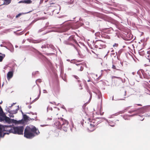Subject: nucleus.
<instances>
[{
	"label": "nucleus",
	"instance_id": "nucleus-1",
	"mask_svg": "<svg viewBox=\"0 0 150 150\" xmlns=\"http://www.w3.org/2000/svg\"><path fill=\"white\" fill-rule=\"evenodd\" d=\"M39 133V130L35 127H30L27 126L24 130V136L27 138L31 139L35 136V134L38 135Z\"/></svg>",
	"mask_w": 150,
	"mask_h": 150
},
{
	"label": "nucleus",
	"instance_id": "nucleus-2",
	"mask_svg": "<svg viewBox=\"0 0 150 150\" xmlns=\"http://www.w3.org/2000/svg\"><path fill=\"white\" fill-rule=\"evenodd\" d=\"M61 125L60 127V129L66 132L69 127V122L68 121L63 118H61Z\"/></svg>",
	"mask_w": 150,
	"mask_h": 150
},
{
	"label": "nucleus",
	"instance_id": "nucleus-3",
	"mask_svg": "<svg viewBox=\"0 0 150 150\" xmlns=\"http://www.w3.org/2000/svg\"><path fill=\"white\" fill-rule=\"evenodd\" d=\"M24 128L23 126H18L13 127V133L18 134H23Z\"/></svg>",
	"mask_w": 150,
	"mask_h": 150
},
{
	"label": "nucleus",
	"instance_id": "nucleus-4",
	"mask_svg": "<svg viewBox=\"0 0 150 150\" xmlns=\"http://www.w3.org/2000/svg\"><path fill=\"white\" fill-rule=\"evenodd\" d=\"M13 127H11V125L5 126L3 127V130L6 132L4 133V134H8L9 133L13 132Z\"/></svg>",
	"mask_w": 150,
	"mask_h": 150
},
{
	"label": "nucleus",
	"instance_id": "nucleus-5",
	"mask_svg": "<svg viewBox=\"0 0 150 150\" xmlns=\"http://www.w3.org/2000/svg\"><path fill=\"white\" fill-rule=\"evenodd\" d=\"M100 119L98 118H96V119H92L90 118H88V120L90 122L89 123L92 124L96 127L98 124L100 123Z\"/></svg>",
	"mask_w": 150,
	"mask_h": 150
},
{
	"label": "nucleus",
	"instance_id": "nucleus-6",
	"mask_svg": "<svg viewBox=\"0 0 150 150\" xmlns=\"http://www.w3.org/2000/svg\"><path fill=\"white\" fill-rule=\"evenodd\" d=\"M95 47L96 48L101 49L105 48V45H103V42L100 40L96 41L94 44Z\"/></svg>",
	"mask_w": 150,
	"mask_h": 150
},
{
	"label": "nucleus",
	"instance_id": "nucleus-7",
	"mask_svg": "<svg viewBox=\"0 0 150 150\" xmlns=\"http://www.w3.org/2000/svg\"><path fill=\"white\" fill-rule=\"evenodd\" d=\"M4 120H5L6 122L8 123H10L11 122L10 119L9 117L6 116L5 115L3 116L2 117H0V121H2Z\"/></svg>",
	"mask_w": 150,
	"mask_h": 150
},
{
	"label": "nucleus",
	"instance_id": "nucleus-8",
	"mask_svg": "<svg viewBox=\"0 0 150 150\" xmlns=\"http://www.w3.org/2000/svg\"><path fill=\"white\" fill-rule=\"evenodd\" d=\"M96 126L93 125L92 124H89V125L88 127V129L91 132L93 131L96 128Z\"/></svg>",
	"mask_w": 150,
	"mask_h": 150
},
{
	"label": "nucleus",
	"instance_id": "nucleus-9",
	"mask_svg": "<svg viewBox=\"0 0 150 150\" xmlns=\"http://www.w3.org/2000/svg\"><path fill=\"white\" fill-rule=\"evenodd\" d=\"M13 71H9L7 74V79L8 80H9L13 77Z\"/></svg>",
	"mask_w": 150,
	"mask_h": 150
},
{
	"label": "nucleus",
	"instance_id": "nucleus-10",
	"mask_svg": "<svg viewBox=\"0 0 150 150\" xmlns=\"http://www.w3.org/2000/svg\"><path fill=\"white\" fill-rule=\"evenodd\" d=\"M68 40L69 42H70V44L72 45L73 44L72 43H73L75 40L74 39V36L73 35L70 36Z\"/></svg>",
	"mask_w": 150,
	"mask_h": 150
},
{
	"label": "nucleus",
	"instance_id": "nucleus-11",
	"mask_svg": "<svg viewBox=\"0 0 150 150\" xmlns=\"http://www.w3.org/2000/svg\"><path fill=\"white\" fill-rule=\"evenodd\" d=\"M61 119H60V121H56L54 123V125L58 129H60V127L61 125Z\"/></svg>",
	"mask_w": 150,
	"mask_h": 150
},
{
	"label": "nucleus",
	"instance_id": "nucleus-12",
	"mask_svg": "<svg viewBox=\"0 0 150 150\" xmlns=\"http://www.w3.org/2000/svg\"><path fill=\"white\" fill-rule=\"evenodd\" d=\"M147 107L146 106H143L139 109V111L141 113H144L146 110Z\"/></svg>",
	"mask_w": 150,
	"mask_h": 150
},
{
	"label": "nucleus",
	"instance_id": "nucleus-13",
	"mask_svg": "<svg viewBox=\"0 0 150 150\" xmlns=\"http://www.w3.org/2000/svg\"><path fill=\"white\" fill-rule=\"evenodd\" d=\"M59 109L57 107L55 108L53 111L54 114L57 115L59 113Z\"/></svg>",
	"mask_w": 150,
	"mask_h": 150
},
{
	"label": "nucleus",
	"instance_id": "nucleus-14",
	"mask_svg": "<svg viewBox=\"0 0 150 150\" xmlns=\"http://www.w3.org/2000/svg\"><path fill=\"white\" fill-rule=\"evenodd\" d=\"M142 74L144 78L147 79H150V76L149 74H147L146 73H142Z\"/></svg>",
	"mask_w": 150,
	"mask_h": 150
},
{
	"label": "nucleus",
	"instance_id": "nucleus-15",
	"mask_svg": "<svg viewBox=\"0 0 150 150\" xmlns=\"http://www.w3.org/2000/svg\"><path fill=\"white\" fill-rule=\"evenodd\" d=\"M13 122L15 123L21 124L23 123V121L22 120L18 121L16 120H13Z\"/></svg>",
	"mask_w": 150,
	"mask_h": 150
},
{
	"label": "nucleus",
	"instance_id": "nucleus-16",
	"mask_svg": "<svg viewBox=\"0 0 150 150\" xmlns=\"http://www.w3.org/2000/svg\"><path fill=\"white\" fill-rule=\"evenodd\" d=\"M29 117L26 115L24 114L23 115V119L24 121H27L29 120Z\"/></svg>",
	"mask_w": 150,
	"mask_h": 150
},
{
	"label": "nucleus",
	"instance_id": "nucleus-17",
	"mask_svg": "<svg viewBox=\"0 0 150 150\" xmlns=\"http://www.w3.org/2000/svg\"><path fill=\"white\" fill-rule=\"evenodd\" d=\"M32 2V1L31 0H23V3L30 4Z\"/></svg>",
	"mask_w": 150,
	"mask_h": 150
},
{
	"label": "nucleus",
	"instance_id": "nucleus-18",
	"mask_svg": "<svg viewBox=\"0 0 150 150\" xmlns=\"http://www.w3.org/2000/svg\"><path fill=\"white\" fill-rule=\"evenodd\" d=\"M5 56V54H2V56L0 55V62H2Z\"/></svg>",
	"mask_w": 150,
	"mask_h": 150
},
{
	"label": "nucleus",
	"instance_id": "nucleus-19",
	"mask_svg": "<svg viewBox=\"0 0 150 150\" xmlns=\"http://www.w3.org/2000/svg\"><path fill=\"white\" fill-rule=\"evenodd\" d=\"M17 110H14L13 111V110H11L10 111H8V112L9 113H12L13 114H16L17 112Z\"/></svg>",
	"mask_w": 150,
	"mask_h": 150
},
{
	"label": "nucleus",
	"instance_id": "nucleus-20",
	"mask_svg": "<svg viewBox=\"0 0 150 150\" xmlns=\"http://www.w3.org/2000/svg\"><path fill=\"white\" fill-rule=\"evenodd\" d=\"M2 127L1 126V125H0V137L1 136V135H2L3 133H2Z\"/></svg>",
	"mask_w": 150,
	"mask_h": 150
},
{
	"label": "nucleus",
	"instance_id": "nucleus-21",
	"mask_svg": "<svg viewBox=\"0 0 150 150\" xmlns=\"http://www.w3.org/2000/svg\"><path fill=\"white\" fill-rule=\"evenodd\" d=\"M112 68L113 69H115L117 70H120L119 69L117 68L116 66L113 64L112 66Z\"/></svg>",
	"mask_w": 150,
	"mask_h": 150
},
{
	"label": "nucleus",
	"instance_id": "nucleus-22",
	"mask_svg": "<svg viewBox=\"0 0 150 150\" xmlns=\"http://www.w3.org/2000/svg\"><path fill=\"white\" fill-rule=\"evenodd\" d=\"M118 44L117 43H115L114 45H113V47H118Z\"/></svg>",
	"mask_w": 150,
	"mask_h": 150
},
{
	"label": "nucleus",
	"instance_id": "nucleus-23",
	"mask_svg": "<svg viewBox=\"0 0 150 150\" xmlns=\"http://www.w3.org/2000/svg\"><path fill=\"white\" fill-rule=\"evenodd\" d=\"M69 29H70V27L68 26L66 28V29L65 30V31H66L67 30H68Z\"/></svg>",
	"mask_w": 150,
	"mask_h": 150
},
{
	"label": "nucleus",
	"instance_id": "nucleus-24",
	"mask_svg": "<svg viewBox=\"0 0 150 150\" xmlns=\"http://www.w3.org/2000/svg\"><path fill=\"white\" fill-rule=\"evenodd\" d=\"M122 52V50H120L118 52V54L120 55L121 53Z\"/></svg>",
	"mask_w": 150,
	"mask_h": 150
},
{
	"label": "nucleus",
	"instance_id": "nucleus-25",
	"mask_svg": "<svg viewBox=\"0 0 150 150\" xmlns=\"http://www.w3.org/2000/svg\"><path fill=\"white\" fill-rule=\"evenodd\" d=\"M21 15V13H19L16 16V18H17L19 16H20Z\"/></svg>",
	"mask_w": 150,
	"mask_h": 150
},
{
	"label": "nucleus",
	"instance_id": "nucleus-26",
	"mask_svg": "<svg viewBox=\"0 0 150 150\" xmlns=\"http://www.w3.org/2000/svg\"><path fill=\"white\" fill-rule=\"evenodd\" d=\"M113 78H117L118 79H120V77H117L115 76H113L112 77Z\"/></svg>",
	"mask_w": 150,
	"mask_h": 150
},
{
	"label": "nucleus",
	"instance_id": "nucleus-27",
	"mask_svg": "<svg viewBox=\"0 0 150 150\" xmlns=\"http://www.w3.org/2000/svg\"><path fill=\"white\" fill-rule=\"evenodd\" d=\"M83 67L82 66V65H81L80 67V71H82L83 70Z\"/></svg>",
	"mask_w": 150,
	"mask_h": 150
},
{
	"label": "nucleus",
	"instance_id": "nucleus-28",
	"mask_svg": "<svg viewBox=\"0 0 150 150\" xmlns=\"http://www.w3.org/2000/svg\"><path fill=\"white\" fill-rule=\"evenodd\" d=\"M36 81H37V82L40 83L41 81V80L40 79H38Z\"/></svg>",
	"mask_w": 150,
	"mask_h": 150
},
{
	"label": "nucleus",
	"instance_id": "nucleus-29",
	"mask_svg": "<svg viewBox=\"0 0 150 150\" xmlns=\"http://www.w3.org/2000/svg\"><path fill=\"white\" fill-rule=\"evenodd\" d=\"M135 105H137L138 106H142V105L140 104H136Z\"/></svg>",
	"mask_w": 150,
	"mask_h": 150
},
{
	"label": "nucleus",
	"instance_id": "nucleus-30",
	"mask_svg": "<svg viewBox=\"0 0 150 150\" xmlns=\"http://www.w3.org/2000/svg\"><path fill=\"white\" fill-rule=\"evenodd\" d=\"M75 64L77 66L81 65H82V64L81 63H80V64L76 63Z\"/></svg>",
	"mask_w": 150,
	"mask_h": 150
},
{
	"label": "nucleus",
	"instance_id": "nucleus-31",
	"mask_svg": "<svg viewBox=\"0 0 150 150\" xmlns=\"http://www.w3.org/2000/svg\"><path fill=\"white\" fill-rule=\"evenodd\" d=\"M136 111V110H133V111H129V112L130 113H132V112H134Z\"/></svg>",
	"mask_w": 150,
	"mask_h": 150
},
{
	"label": "nucleus",
	"instance_id": "nucleus-32",
	"mask_svg": "<svg viewBox=\"0 0 150 150\" xmlns=\"http://www.w3.org/2000/svg\"><path fill=\"white\" fill-rule=\"evenodd\" d=\"M80 86V87H81V88H80V89H82L83 88L82 87V86L81 85V84H80V86Z\"/></svg>",
	"mask_w": 150,
	"mask_h": 150
},
{
	"label": "nucleus",
	"instance_id": "nucleus-33",
	"mask_svg": "<svg viewBox=\"0 0 150 150\" xmlns=\"http://www.w3.org/2000/svg\"><path fill=\"white\" fill-rule=\"evenodd\" d=\"M18 3H23V1H19L18 2Z\"/></svg>",
	"mask_w": 150,
	"mask_h": 150
},
{
	"label": "nucleus",
	"instance_id": "nucleus-34",
	"mask_svg": "<svg viewBox=\"0 0 150 150\" xmlns=\"http://www.w3.org/2000/svg\"><path fill=\"white\" fill-rule=\"evenodd\" d=\"M40 93H41V91H40V93H39V95H38V98L40 96Z\"/></svg>",
	"mask_w": 150,
	"mask_h": 150
},
{
	"label": "nucleus",
	"instance_id": "nucleus-35",
	"mask_svg": "<svg viewBox=\"0 0 150 150\" xmlns=\"http://www.w3.org/2000/svg\"><path fill=\"white\" fill-rule=\"evenodd\" d=\"M28 108H31V106H30V105H29V106H28Z\"/></svg>",
	"mask_w": 150,
	"mask_h": 150
},
{
	"label": "nucleus",
	"instance_id": "nucleus-36",
	"mask_svg": "<svg viewBox=\"0 0 150 150\" xmlns=\"http://www.w3.org/2000/svg\"><path fill=\"white\" fill-rule=\"evenodd\" d=\"M77 81L79 83H80V82H81V81L80 80H77Z\"/></svg>",
	"mask_w": 150,
	"mask_h": 150
},
{
	"label": "nucleus",
	"instance_id": "nucleus-37",
	"mask_svg": "<svg viewBox=\"0 0 150 150\" xmlns=\"http://www.w3.org/2000/svg\"><path fill=\"white\" fill-rule=\"evenodd\" d=\"M44 93H45V92H47V91H46V90H44Z\"/></svg>",
	"mask_w": 150,
	"mask_h": 150
},
{
	"label": "nucleus",
	"instance_id": "nucleus-38",
	"mask_svg": "<svg viewBox=\"0 0 150 150\" xmlns=\"http://www.w3.org/2000/svg\"><path fill=\"white\" fill-rule=\"evenodd\" d=\"M2 103V101H1V102H0V104H1Z\"/></svg>",
	"mask_w": 150,
	"mask_h": 150
},
{
	"label": "nucleus",
	"instance_id": "nucleus-39",
	"mask_svg": "<svg viewBox=\"0 0 150 150\" xmlns=\"http://www.w3.org/2000/svg\"><path fill=\"white\" fill-rule=\"evenodd\" d=\"M75 77L76 78V79H77V78H78V77L76 76H75Z\"/></svg>",
	"mask_w": 150,
	"mask_h": 150
},
{
	"label": "nucleus",
	"instance_id": "nucleus-40",
	"mask_svg": "<svg viewBox=\"0 0 150 150\" xmlns=\"http://www.w3.org/2000/svg\"><path fill=\"white\" fill-rule=\"evenodd\" d=\"M88 82H90V80H88Z\"/></svg>",
	"mask_w": 150,
	"mask_h": 150
},
{
	"label": "nucleus",
	"instance_id": "nucleus-41",
	"mask_svg": "<svg viewBox=\"0 0 150 150\" xmlns=\"http://www.w3.org/2000/svg\"><path fill=\"white\" fill-rule=\"evenodd\" d=\"M144 54V53H143V54H141V55H143Z\"/></svg>",
	"mask_w": 150,
	"mask_h": 150
},
{
	"label": "nucleus",
	"instance_id": "nucleus-42",
	"mask_svg": "<svg viewBox=\"0 0 150 150\" xmlns=\"http://www.w3.org/2000/svg\"><path fill=\"white\" fill-rule=\"evenodd\" d=\"M0 46H1V47H2V46H2V45H0Z\"/></svg>",
	"mask_w": 150,
	"mask_h": 150
},
{
	"label": "nucleus",
	"instance_id": "nucleus-43",
	"mask_svg": "<svg viewBox=\"0 0 150 150\" xmlns=\"http://www.w3.org/2000/svg\"><path fill=\"white\" fill-rule=\"evenodd\" d=\"M30 119H33V120H34V119H33V118H31H31H30Z\"/></svg>",
	"mask_w": 150,
	"mask_h": 150
},
{
	"label": "nucleus",
	"instance_id": "nucleus-44",
	"mask_svg": "<svg viewBox=\"0 0 150 150\" xmlns=\"http://www.w3.org/2000/svg\"><path fill=\"white\" fill-rule=\"evenodd\" d=\"M139 54H141V52H139Z\"/></svg>",
	"mask_w": 150,
	"mask_h": 150
},
{
	"label": "nucleus",
	"instance_id": "nucleus-45",
	"mask_svg": "<svg viewBox=\"0 0 150 150\" xmlns=\"http://www.w3.org/2000/svg\"><path fill=\"white\" fill-rule=\"evenodd\" d=\"M14 117V116H10V117Z\"/></svg>",
	"mask_w": 150,
	"mask_h": 150
},
{
	"label": "nucleus",
	"instance_id": "nucleus-46",
	"mask_svg": "<svg viewBox=\"0 0 150 150\" xmlns=\"http://www.w3.org/2000/svg\"><path fill=\"white\" fill-rule=\"evenodd\" d=\"M2 135H1V136H0V138L1 137H2Z\"/></svg>",
	"mask_w": 150,
	"mask_h": 150
},
{
	"label": "nucleus",
	"instance_id": "nucleus-47",
	"mask_svg": "<svg viewBox=\"0 0 150 150\" xmlns=\"http://www.w3.org/2000/svg\"><path fill=\"white\" fill-rule=\"evenodd\" d=\"M0 54H2H2L1 53H0Z\"/></svg>",
	"mask_w": 150,
	"mask_h": 150
},
{
	"label": "nucleus",
	"instance_id": "nucleus-48",
	"mask_svg": "<svg viewBox=\"0 0 150 150\" xmlns=\"http://www.w3.org/2000/svg\"><path fill=\"white\" fill-rule=\"evenodd\" d=\"M78 62H81V61H79V60H78Z\"/></svg>",
	"mask_w": 150,
	"mask_h": 150
},
{
	"label": "nucleus",
	"instance_id": "nucleus-49",
	"mask_svg": "<svg viewBox=\"0 0 150 150\" xmlns=\"http://www.w3.org/2000/svg\"><path fill=\"white\" fill-rule=\"evenodd\" d=\"M124 112H122L121 113H124Z\"/></svg>",
	"mask_w": 150,
	"mask_h": 150
},
{
	"label": "nucleus",
	"instance_id": "nucleus-50",
	"mask_svg": "<svg viewBox=\"0 0 150 150\" xmlns=\"http://www.w3.org/2000/svg\"><path fill=\"white\" fill-rule=\"evenodd\" d=\"M149 62H150V60L149 59Z\"/></svg>",
	"mask_w": 150,
	"mask_h": 150
}]
</instances>
